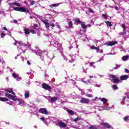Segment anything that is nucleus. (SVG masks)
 Wrapping results in <instances>:
<instances>
[{"mask_svg":"<svg viewBox=\"0 0 129 129\" xmlns=\"http://www.w3.org/2000/svg\"><path fill=\"white\" fill-rule=\"evenodd\" d=\"M110 78H112L113 79L112 83H118L119 82V79L118 78L115 77L114 75H110L109 76Z\"/></svg>","mask_w":129,"mask_h":129,"instance_id":"nucleus-1","label":"nucleus"},{"mask_svg":"<svg viewBox=\"0 0 129 129\" xmlns=\"http://www.w3.org/2000/svg\"><path fill=\"white\" fill-rule=\"evenodd\" d=\"M13 10L17 12H21L22 13H26L27 10L24 7H14Z\"/></svg>","mask_w":129,"mask_h":129,"instance_id":"nucleus-2","label":"nucleus"},{"mask_svg":"<svg viewBox=\"0 0 129 129\" xmlns=\"http://www.w3.org/2000/svg\"><path fill=\"white\" fill-rule=\"evenodd\" d=\"M38 112L40 113H42V114H45V115H48L49 114V112L47 110V109L45 108H41L39 109Z\"/></svg>","mask_w":129,"mask_h":129,"instance_id":"nucleus-3","label":"nucleus"},{"mask_svg":"<svg viewBox=\"0 0 129 129\" xmlns=\"http://www.w3.org/2000/svg\"><path fill=\"white\" fill-rule=\"evenodd\" d=\"M80 102H81V103H84L85 104H88V103H89V102H90V100H89V99L83 97L80 100Z\"/></svg>","mask_w":129,"mask_h":129,"instance_id":"nucleus-4","label":"nucleus"},{"mask_svg":"<svg viewBox=\"0 0 129 129\" xmlns=\"http://www.w3.org/2000/svg\"><path fill=\"white\" fill-rule=\"evenodd\" d=\"M5 96L8 97V98H10V99L14 100V101H16V100H18V99H16V97L15 96H13L12 95H11L9 93L5 94Z\"/></svg>","mask_w":129,"mask_h":129,"instance_id":"nucleus-5","label":"nucleus"},{"mask_svg":"<svg viewBox=\"0 0 129 129\" xmlns=\"http://www.w3.org/2000/svg\"><path fill=\"white\" fill-rule=\"evenodd\" d=\"M41 87L45 90H51V86L46 83H43L41 85Z\"/></svg>","mask_w":129,"mask_h":129,"instance_id":"nucleus-6","label":"nucleus"},{"mask_svg":"<svg viewBox=\"0 0 129 129\" xmlns=\"http://www.w3.org/2000/svg\"><path fill=\"white\" fill-rule=\"evenodd\" d=\"M101 125L103 126V127H106V128H111V125H110L108 123L101 122Z\"/></svg>","mask_w":129,"mask_h":129,"instance_id":"nucleus-7","label":"nucleus"},{"mask_svg":"<svg viewBox=\"0 0 129 129\" xmlns=\"http://www.w3.org/2000/svg\"><path fill=\"white\" fill-rule=\"evenodd\" d=\"M90 48L92 50H96V51L99 52V53H102V50L99 49L98 47H95L94 45L91 46Z\"/></svg>","mask_w":129,"mask_h":129,"instance_id":"nucleus-8","label":"nucleus"},{"mask_svg":"<svg viewBox=\"0 0 129 129\" xmlns=\"http://www.w3.org/2000/svg\"><path fill=\"white\" fill-rule=\"evenodd\" d=\"M42 22L43 23V24H44L47 29H49V28H50V24H49L48 20L47 19L42 20Z\"/></svg>","mask_w":129,"mask_h":129,"instance_id":"nucleus-9","label":"nucleus"},{"mask_svg":"<svg viewBox=\"0 0 129 129\" xmlns=\"http://www.w3.org/2000/svg\"><path fill=\"white\" fill-rule=\"evenodd\" d=\"M58 125L59 127H66L67 126V124L61 121L58 122Z\"/></svg>","mask_w":129,"mask_h":129,"instance_id":"nucleus-10","label":"nucleus"},{"mask_svg":"<svg viewBox=\"0 0 129 129\" xmlns=\"http://www.w3.org/2000/svg\"><path fill=\"white\" fill-rule=\"evenodd\" d=\"M116 44H117V41H109L106 42L107 46H114Z\"/></svg>","mask_w":129,"mask_h":129,"instance_id":"nucleus-11","label":"nucleus"},{"mask_svg":"<svg viewBox=\"0 0 129 129\" xmlns=\"http://www.w3.org/2000/svg\"><path fill=\"white\" fill-rule=\"evenodd\" d=\"M5 91H6V92H9V93H12V94H13V95H16V93H15V92H14V91H13V90L12 89H6L5 90Z\"/></svg>","mask_w":129,"mask_h":129,"instance_id":"nucleus-12","label":"nucleus"},{"mask_svg":"<svg viewBox=\"0 0 129 129\" xmlns=\"http://www.w3.org/2000/svg\"><path fill=\"white\" fill-rule=\"evenodd\" d=\"M127 78H128V76L125 75L123 76H121L120 77V80H126V79H127Z\"/></svg>","mask_w":129,"mask_h":129,"instance_id":"nucleus-13","label":"nucleus"},{"mask_svg":"<svg viewBox=\"0 0 129 129\" xmlns=\"http://www.w3.org/2000/svg\"><path fill=\"white\" fill-rule=\"evenodd\" d=\"M24 32V34H25V35H30V29H28V28H24L23 30Z\"/></svg>","mask_w":129,"mask_h":129,"instance_id":"nucleus-14","label":"nucleus"},{"mask_svg":"<svg viewBox=\"0 0 129 129\" xmlns=\"http://www.w3.org/2000/svg\"><path fill=\"white\" fill-rule=\"evenodd\" d=\"M74 21L77 23V24H79L81 25V24L82 23V21H80V19L79 18H76L74 19Z\"/></svg>","mask_w":129,"mask_h":129,"instance_id":"nucleus-15","label":"nucleus"},{"mask_svg":"<svg viewBox=\"0 0 129 129\" xmlns=\"http://www.w3.org/2000/svg\"><path fill=\"white\" fill-rule=\"evenodd\" d=\"M67 111L68 113V114H70L71 115H74V114H75L74 111H73V110H72L68 109L67 110Z\"/></svg>","mask_w":129,"mask_h":129,"instance_id":"nucleus-16","label":"nucleus"},{"mask_svg":"<svg viewBox=\"0 0 129 129\" xmlns=\"http://www.w3.org/2000/svg\"><path fill=\"white\" fill-rule=\"evenodd\" d=\"M59 5H62V3L58 4H54L49 6L50 8H54L55 7H58Z\"/></svg>","mask_w":129,"mask_h":129,"instance_id":"nucleus-17","label":"nucleus"},{"mask_svg":"<svg viewBox=\"0 0 129 129\" xmlns=\"http://www.w3.org/2000/svg\"><path fill=\"white\" fill-rule=\"evenodd\" d=\"M0 101L6 102V101H9V99L5 97H0Z\"/></svg>","mask_w":129,"mask_h":129,"instance_id":"nucleus-18","label":"nucleus"},{"mask_svg":"<svg viewBox=\"0 0 129 129\" xmlns=\"http://www.w3.org/2000/svg\"><path fill=\"white\" fill-rule=\"evenodd\" d=\"M57 99H58V98L57 97H51L50 98V101L51 102H55V101H57Z\"/></svg>","mask_w":129,"mask_h":129,"instance_id":"nucleus-19","label":"nucleus"},{"mask_svg":"<svg viewBox=\"0 0 129 129\" xmlns=\"http://www.w3.org/2000/svg\"><path fill=\"white\" fill-rule=\"evenodd\" d=\"M24 96L25 98H29V97H30V92L29 91L25 92L24 94Z\"/></svg>","mask_w":129,"mask_h":129,"instance_id":"nucleus-20","label":"nucleus"},{"mask_svg":"<svg viewBox=\"0 0 129 129\" xmlns=\"http://www.w3.org/2000/svg\"><path fill=\"white\" fill-rule=\"evenodd\" d=\"M99 100H101V101H102L103 103L104 104H105V103H106V102H107V100L106 98H99Z\"/></svg>","mask_w":129,"mask_h":129,"instance_id":"nucleus-21","label":"nucleus"},{"mask_svg":"<svg viewBox=\"0 0 129 129\" xmlns=\"http://www.w3.org/2000/svg\"><path fill=\"white\" fill-rule=\"evenodd\" d=\"M10 6H16V7H20L21 4H20V3L15 2L11 3Z\"/></svg>","mask_w":129,"mask_h":129,"instance_id":"nucleus-22","label":"nucleus"},{"mask_svg":"<svg viewBox=\"0 0 129 129\" xmlns=\"http://www.w3.org/2000/svg\"><path fill=\"white\" fill-rule=\"evenodd\" d=\"M81 27L82 29H86L87 28V26L85 25V22H82L81 24Z\"/></svg>","mask_w":129,"mask_h":129,"instance_id":"nucleus-23","label":"nucleus"},{"mask_svg":"<svg viewBox=\"0 0 129 129\" xmlns=\"http://www.w3.org/2000/svg\"><path fill=\"white\" fill-rule=\"evenodd\" d=\"M68 25L70 29L73 28V23H72V21H69Z\"/></svg>","mask_w":129,"mask_h":129,"instance_id":"nucleus-24","label":"nucleus"},{"mask_svg":"<svg viewBox=\"0 0 129 129\" xmlns=\"http://www.w3.org/2000/svg\"><path fill=\"white\" fill-rule=\"evenodd\" d=\"M105 24H106L108 27H112V24H111V22L109 21H105Z\"/></svg>","mask_w":129,"mask_h":129,"instance_id":"nucleus-25","label":"nucleus"},{"mask_svg":"<svg viewBox=\"0 0 129 129\" xmlns=\"http://www.w3.org/2000/svg\"><path fill=\"white\" fill-rule=\"evenodd\" d=\"M122 28H123V29L124 34H125V33H126L125 31L126 30V27L125 26V24H122Z\"/></svg>","mask_w":129,"mask_h":129,"instance_id":"nucleus-26","label":"nucleus"},{"mask_svg":"<svg viewBox=\"0 0 129 129\" xmlns=\"http://www.w3.org/2000/svg\"><path fill=\"white\" fill-rule=\"evenodd\" d=\"M128 55H125V56H123L122 57V60L123 61H126V60H127L128 59Z\"/></svg>","mask_w":129,"mask_h":129,"instance_id":"nucleus-27","label":"nucleus"},{"mask_svg":"<svg viewBox=\"0 0 129 129\" xmlns=\"http://www.w3.org/2000/svg\"><path fill=\"white\" fill-rule=\"evenodd\" d=\"M124 121H127L129 120V116H125L123 118Z\"/></svg>","mask_w":129,"mask_h":129,"instance_id":"nucleus-28","label":"nucleus"},{"mask_svg":"<svg viewBox=\"0 0 129 129\" xmlns=\"http://www.w3.org/2000/svg\"><path fill=\"white\" fill-rule=\"evenodd\" d=\"M88 10L89 11V13H90L91 14H94V11H93L92 9L89 8H88Z\"/></svg>","mask_w":129,"mask_h":129,"instance_id":"nucleus-29","label":"nucleus"},{"mask_svg":"<svg viewBox=\"0 0 129 129\" xmlns=\"http://www.w3.org/2000/svg\"><path fill=\"white\" fill-rule=\"evenodd\" d=\"M34 30H39V28H38V25L37 24H34V25L32 27Z\"/></svg>","mask_w":129,"mask_h":129,"instance_id":"nucleus-30","label":"nucleus"},{"mask_svg":"<svg viewBox=\"0 0 129 129\" xmlns=\"http://www.w3.org/2000/svg\"><path fill=\"white\" fill-rule=\"evenodd\" d=\"M12 76L14 78H19V75H16L15 73L12 74Z\"/></svg>","mask_w":129,"mask_h":129,"instance_id":"nucleus-31","label":"nucleus"},{"mask_svg":"<svg viewBox=\"0 0 129 129\" xmlns=\"http://www.w3.org/2000/svg\"><path fill=\"white\" fill-rule=\"evenodd\" d=\"M112 88H113V89H114V90H116L118 89V87H117V86L115 85L112 86Z\"/></svg>","mask_w":129,"mask_h":129,"instance_id":"nucleus-32","label":"nucleus"},{"mask_svg":"<svg viewBox=\"0 0 129 129\" xmlns=\"http://www.w3.org/2000/svg\"><path fill=\"white\" fill-rule=\"evenodd\" d=\"M102 16L103 18H104V19H105V20H107L108 18H107V15L106 14H102Z\"/></svg>","mask_w":129,"mask_h":129,"instance_id":"nucleus-33","label":"nucleus"},{"mask_svg":"<svg viewBox=\"0 0 129 129\" xmlns=\"http://www.w3.org/2000/svg\"><path fill=\"white\" fill-rule=\"evenodd\" d=\"M30 32L31 33V34H36V31L33 29H30Z\"/></svg>","mask_w":129,"mask_h":129,"instance_id":"nucleus-34","label":"nucleus"},{"mask_svg":"<svg viewBox=\"0 0 129 129\" xmlns=\"http://www.w3.org/2000/svg\"><path fill=\"white\" fill-rule=\"evenodd\" d=\"M84 82L86 84H88V83H90V82H91V81H90V80H87V82L85 81H84Z\"/></svg>","mask_w":129,"mask_h":129,"instance_id":"nucleus-35","label":"nucleus"},{"mask_svg":"<svg viewBox=\"0 0 129 129\" xmlns=\"http://www.w3.org/2000/svg\"><path fill=\"white\" fill-rule=\"evenodd\" d=\"M86 96L87 97H93V96L92 95H91V94H86Z\"/></svg>","mask_w":129,"mask_h":129,"instance_id":"nucleus-36","label":"nucleus"},{"mask_svg":"<svg viewBox=\"0 0 129 129\" xmlns=\"http://www.w3.org/2000/svg\"><path fill=\"white\" fill-rule=\"evenodd\" d=\"M81 118L79 117L76 118L74 120L76 122L77 121H78V120H81Z\"/></svg>","mask_w":129,"mask_h":129,"instance_id":"nucleus-37","label":"nucleus"},{"mask_svg":"<svg viewBox=\"0 0 129 129\" xmlns=\"http://www.w3.org/2000/svg\"><path fill=\"white\" fill-rule=\"evenodd\" d=\"M37 55H38L39 56H42V53L41 52H39V51H36Z\"/></svg>","mask_w":129,"mask_h":129,"instance_id":"nucleus-38","label":"nucleus"},{"mask_svg":"<svg viewBox=\"0 0 129 129\" xmlns=\"http://www.w3.org/2000/svg\"><path fill=\"white\" fill-rule=\"evenodd\" d=\"M50 26H51V27H52V28H54V27H55V24H54V23H51L50 24Z\"/></svg>","mask_w":129,"mask_h":129,"instance_id":"nucleus-39","label":"nucleus"},{"mask_svg":"<svg viewBox=\"0 0 129 129\" xmlns=\"http://www.w3.org/2000/svg\"><path fill=\"white\" fill-rule=\"evenodd\" d=\"M35 4H36V3L35 2V1H32L31 2V6H34V5H35Z\"/></svg>","mask_w":129,"mask_h":129,"instance_id":"nucleus-40","label":"nucleus"},{"mask_svg":"<svg viewBox=\"0 0 129 129\" xmlns=\"http://www.w3.org/2000/svg\"><path fill=\"white\" fill-rule=\"evenodd\" d=\"M1 35L2 36V38H4V37H5V36H6V34H5L4 33H2L1 34Z\"/></svg>","mask_w":129,"mask_h":129,"instance_id":"nucleus-41","label":"nucleus"},{"mask_svg":"<svg viewBox=\"0 0 129 129\" xmlns=\"http://www.w3.org/2000/svg\"><path fill=\"white\" fill-rule=\"evenodd\" d=\"M93 64H94V62H90L89 63V66L90 67H92V65H93Z\"/></svg>","mask_w":129,"mask_h":129,"instance_id":"nucleus-42","label":"nucleus"},{"mask_svg":"<svg viewBox=\"0 0 129 129\" xmlns=\"http://www.w3.org/2000/svg\"><path fill=\"white\" fill-rule=\"evenodd\" d=\"M40 119L43 122L45 121V118H44V117H42L41 118H40Z\"/></svg>","mask_w":129,"mask_h":129,"instance_id":"nucleus-43","label":"nucleus"},{"mask_svg":"<svg viewBox=\"0 0 129 129\" xmlns=\"http://www.w3.org/2000/svg\"><path fill=\"white\" fill-rule=\"evenodd\" d=\"M125 72L126 73H129V70L127 69H125Z\"/></svg>","mask_w":129,"mask_h":129,"instance_id":"nucleus-44","label":"nucleus"},{"mask_svg":"<svg viewBox=\"0 0 129 129\" xmlns=\"http://www.w3.org/2000/svg\"><path fill=\"white\" fill-rule=\"evenodd\" d=\"M120 66V65L117 64V65L116 66L115 69H118V68H119Z\"/></svg>","mask_w":129,"mask_h":129,"instance_id":"nucleus-45","label":"nucleus"},{"mask_svg":"<svg viewBox=\"0 0 129 129\" xmlns=\"http://www.w3.org/2000/svg\"><path fill=\"white\" fill-rule=\"evenodd\" d=\"M95 87H100V85L96 84L95 85Z\"/></svg>","mask_w":129,"mask_h":129,"instance_id":"nucleus-46","label":"nucleus"},{"mask_svg":"<svg viewBox=\"0 0 129 129\" xmlns=\"http://www.w3.org/2000/svg\"><path fill=\"white\" fill-rule=\"evenodd\" d=\"M13 21L14 22V23H15V24H17V23H18V20H16V19H14V20H13Z\"/></svg>","mask_w":129,"mask_h":129,"instance_id":"nucleus-47","label":"nucleus"},{"mask_svg":"<svg viewBox=\"0 0 129 129\" xmlns=\"http://www.w3.org/2000/svg\"><path fill=\"white\" fill-rule=\"evenodd\" d=\"M3 30H4V31H8V28H7V27H3Z\"/></svg>","mask_w":129,"mask_h":129,"instance_id":"nucleus-48","label":"nucleus"},{"mask_svg":"<svg viewBox=\"0 0 129 129\" xmlns=\"http://www.w3.org/2000/svg\"><path fill=\"white\" fill-rule=\"evenodd\" d=\"M27 64H28V65H31V62H30V61L28 60L27 62Z\"/></svg>","mask_w":129,"mask_h":129,"instance_id":"nucleus-49","label":"nucleus"},{"mask_svg":"<svg viewBox=\"0 0 129 129\" xmlns=\"http://www.w3.org/2000/svg\"><path fill=\"white\" fill-rule=\"evenodd\" d=\"M115 10H116V11H118V10H119L118 7L115 6Z\"/></svg>","mask_w":129,"mask_h":129,"instance_id":"nucleus-50","label":"nucleus"},{"mask_svg":"<svg viewBox=\"0 0 129 129\" xmlns=\"http://www.w3.org/2000/svg\"><path fill=\"white\" fill-rule=\"evenodd\" d=\"M89 78H94V77L93 76H89Z\"/></svg>","mask_w":129,"mask_h":129,"instance_id":"nucleus-51","label":"nucleus"},{"mask_svg":"<svg viewBox=\"0 0 129 129\" xmlns=\"http://www.w3.org/2000/svg\"><path fill=\"white\" fill-rule=\"evenodd\" d=\"M88 27H89V28H90L91 27V25L88 24Z\"/></svg>","mask_w":129,"mask_h":129,"instance_id":"nucleus-52","label":"nucleus"},{"mask_svg":"<svg viewBox=\"0 0 129 129\" xmlns=\"http://www.w3.org/2000/svg\"><path fill=\"white\" fill-rule=\"evenodd\" d=\"M18 104H22V102H19L18 103Z\"/></svg>","mask_w":129,"mask_h":129,"instance_id":"nucleus-53","label":"nucleus"},{"mask_svg":"<svg viewBox=\"0 0 129 129\" xmlns=\"http://www.w3.org/2000/svg\"><path fill=\"white\" fill-rule=\"evenodd\" d=\"M43 52H47V51H46V50H45V51H43Z\"/></svg>","mask_w":129,"mask_h":129,"instance_id":"nucleus-54","label":"nucleus"},{"mask_svg":"<svg viewBox=\"0 0 129 129\" xmlns=\"http://www.w3.org/2000/svg\"><path fill=\"white\" fill-rule=\"evenodd\" d=\"M1 92H0V95H1Z\"/></svg>","mask_w":129,"mask_h":129,"instance_id":"nucleus-55","label":"nucleus"}]
</instances>
